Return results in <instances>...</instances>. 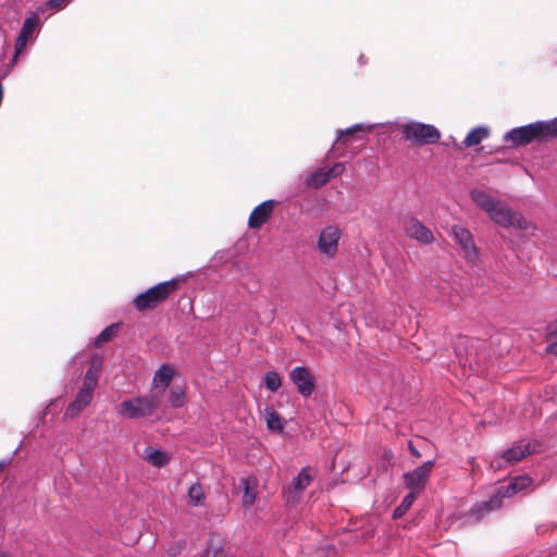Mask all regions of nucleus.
<instances>
[{
    "label": "nucleus",
    "instance_id": "f257e3e1",
    "mask_svg": "<svg viewBox=\"0 0 557 557\" xmlns=\"http://www.w3.org/2000/svg\"><path fill=\"white\" fill-rule=\"evenodd\" d=\"M532 484L528 475H518L507 484L498 486L487 500L475 503L463 516L465 524H474L483 520L491 512L503 507L505 498L527 491Z\"/></svg>",
    "mask_w": 557,
    "mask_h": 557
},
{
    "label": "nucleus",
    "instance_id": "f03ea898",
    "mask_svg": "<svg viewBox=\"0 0 557 557\" xmlns=\"http://www.w3.org/2000/svg\"><path fill=\"white\" fill-rule=\"evenodd\" d=\"M554 138H557V116L513 127L504 134L503 141L511 147H521L533 141L547 143Z\"/></svg>",
    "mask_w": 557,
    "mask_h": 557
},
{
    "label": "nucleus",
    "instance_id": "7ed1b4c3",
    "mask_svg": "<svg viewBox=\"0 0 557 557\" xmlns=\"http://www.w3.org/2000/svg\"><path fill=\"white\" fill-rule=\"evenodd\" d=\"M470 197L473 202L483 210L488 218L498 226L508 228L517 225L520 228L525 227V221L521 219L517 212L508 206L500 203L494 199L487 191L474 189L471 190Z\"/></svg>",
    "mask_w": 557,
    "mask_h": 557
},
{
    "label": "nucleus",
    "instance_id": "20e7f679",
    "mask_svg": "<svg viewBox=\"0 0 557 557\" xmlns=\"http://www.w3.org/2000/svg\"><path fill=\"white\" fill-rule=\"evenodd\" d=\"M160 394L149 393L131 399H124L117 407V413L127 419H141L151 417L160 406Z\"/></svg>",
    "mask_w": 557,
    "mask_h": 557
},
{
    "label": "nucleus",
    "instance_id": "39448f33",
    "mask_svg": "<svg viewBox=\"0 0 557 557\" xmlns=\"http://www.w3.org/2000/svg\"><path fill=\"white\" fill-rule=\"evenodd\" d=\"M178 287V280L172 278L161 282L147 290L138 294L133 299V305L139 311L156 308L168 299Z\"/></svg>",
    "mask_w": 557,
    "mask_h": 557
},
{
    "label": "nucleus",
    "instance_id": "423d86ee",
    "mask_svg": "<svg viewBox=\"0 0 557 557\" xmlns=\"http://www.w3.org/2000/svg\"><path fill=\"white\" fill-rule=\"evenodd\" d=\"M401 134L416 146L432 145L441 139V132L434 125L417 121L403 124Z\"/></svg>",
    "mask_w": 557,
    "mask_h": 557
},
{
    "label": "nucleus",
    "instance_id": "0eeeda50",
    "mask_svg": "<svg viewBox=\"0 0 557 557\" xmlns=\"http://www.w3.org/2000/svg\"><path fill=\"white\" fill-rule=\"evenodd\" d=\"M536 446H537L536 442L524 443L523 441H521V442L515 443L511 447H509L508 449H505L499 455L495 456L491 460L490 467L494 471H499L502 469H505V468L520 461L524 457L535 453Z\"/></svg>",
    "mask_w": 557,
    "mask_h": 557
},
{
    "label": "nucleus",
    "instance_id": "6e6552de",
    "mask_svg": "<svg viewBox=\"0 0 557 557\" xmlns=\"http://www.w3.org/2000/svg\"><path fill=\"white\" fill-rule=\"evenodd\" d=\"M434 465L435 460H428L413 470L404 473L403 481L405 486L409 488L410 492L419 494L425 487Z\"/></svg>",
    "mask_w": 557,
    "mask_h": 557
},
{
    "label": "nucleus",
    "instance_id": "1a4fd4ad",
    "mask_svg": "<svg viewBox=\"0 0 557 557\" xmlns=\"http://www.w3.org/2000/svg\"><path fill=\"white\" fill-rule=\"evenodd\" d=\"M39 29L40 18L37 13L32 14L24 21L15 41L13 55L14 61L23 52L24 48L27 45V41L34 40L35 36L39 33Z\"/></svg>",
    "mask_w": 557,
    "mask_h": 557
},
{
    "label": "nucleus",
    "instance_id": "9d476101",
    "mask_svg": "<svg viewBox=\"0 0 557 557\" xmlns=\"http://www.w3.org/2000/svg\"><path fill=\"white\" fill-rule=\"evenodd\" d=\"M310 468H302L298 474L293 479L292 484L283 488V497L288 504H296L299 502L302 492L312 482V475L310 474Z\"/></svg>",
    "mask_w": 557,
    "mask_h": 557
},
{
    "label": "nucleus",
    "instance_id": "9b49d317",
    "mask_svg": "<svg viewBox=\"0 0 557 557\" xmlns=\"http://www.w3.org/2000/svg\"><path fill=\"white\" fill-rule=\"evenodd\" d=\"M289 379L302 397H309L314 392L315 379L305 366L295 367L289 372Z\"/></svg>",
    "mask_w": 557,
    "mask_h": 557
},
{
    "label": "nucleus",
    "instance_id": "f8f14e48",
    "mask_svg": "<svg viewBox=\"0 0 557 557\" xmlns=\"http://www.w3.org/2000/svg\"><path fill=\"white\" fill-rule=\"evenodd\" d=\"M341 232L335 225L325 226L318 238V248L321 253L334 257L338 248Z\"/></svg>",
    "mask_w": 557,
    "mask_h": 557
},
{
    "label": "nucleus",
    "instance_id": "ddd939ff",
    "mask_svg": "<svg viewBox=\"0 0 557 557\" xmlns=\"http://www.w3.org/2000/svg\"><path fill=\"white\" fill-rule=\"evenodd\" d=\"M404 231L408 237L413 238L421 244H430L434 239L431 230L414 216L405 219Z\"/></svg>",
    "mask_w": 557,
    "mask_h": 557
},
{
    "label": "nucleus",
    "instance_id": "4468645a",
    "mask_svg": "<svg viewBox=\"0 0 557 557\" xmlns=\"http://www.w3.org/2000/svg\"><path fill=\"white\" fill-rule=\"evenodd\" d=\"M451 233L455 240L463 251L465 257L469 261L473 262L478 258V250L470 231L466 227L455 225L453 226Z\"/></svg>",
    "mask_w": 557,
    "mask_h": 557
},
{
    "label": "nucleus",
    "instance_id": "2eb2a0df",
    "mask_svg": "<svg viewBox=\"0 0 557 557\" xmlns=\"http://www.w3.org/2000/svg\"><path fill=\"white\" fill-rule=\"evenodd\" d=\"M174 374L175 371L172 366L169 363H162L153 374L152 388L150 393L153 395L160 394V399H162L166 388L170 387Z\"/></svg>",
    "mask_w": 557,
    "mask_h": 557
},
{
    "label": "nucleus",
    "instance_id": "dca6fc26",
    "mask_svg": "<svg viewBox=\"0 0 557 557\" xmlns=\"http://www.w3.org/2000/svg\"><path fill=\"white\" fill-rule=\"evenodd\" d=\"M275 200H265L258 205L249 215L248 226L252 230L260 228L273 211Z\"/></svg>",
    "mask_w": 557,
    "mask_h": 557
},
{
    "label": "nucleus",
    "instance_id": "f3484780",
    "mask_svg": "<svg viewBox=\"0 0 557 557\" xmlns=\"http://www.w3.org/2000/svg\"><path fill=\"white\" fill-rule=\"evenodd\" d=\"M92 396L94 393L81 387L73 401L66 407L65 417L71 419L77 417L90 404Z\"/></svg>",
    "mask_w": 557,
    "mask_h": 557
},
{
    "label": "nucleus",
    "instance_id": "a211bd4d",
    "mask_svg": "<svg viewBox=\"0 0 557 557\" xmlns=\"http://www.w3.org/2000/svg\"><path fill=\"white\" fill-rule=\"evenodd\" d=\"M100 372L101 362L99 360L94 359L85 373L82 388L90 393H94L98 384Z\"/></svg>",
    "mask_w": 557,
    "mask_h": 557
},
{
    "label": "nucleus",
    "instance_id": "6ab92c4d",
    "mask_svg": "<svg viewBox=\"0 0 557 557\" xmlns=\"http://www.w3.org/2000/svg\"><path fill=\"white\" fill-rule=\"evenodd\" d=\"M240 485L243 486V505L246 507H250L253 505L257 492H256V485L257 480L255 476H247V478H240L239 480Z\"/></svg>",
    "mask_w": 557,
    "mask_h": 557
},
{
    "label": "nucleus",
    "instance_id": "aec40b11",
    "mask_svg": "<svg viewBox=\"0 0 557 557\" xmlns=\"http://www.w3.org/2000/svg\"><path fill=\"white\" fill-rule=\"evenodd\" d=\"M490 136V128L487 126H478L472 128L463 139L465 147H472L481 144Z\"/></svg>",
    "mask_w": 557,
    "mask_h": 557
},
{
    "label": "nucleus",
    "instance_id": "412c9836",
    "mask_svg": "<svg viewBox=\"0 0 557 557\" xmlns=\"http://www.w3.org/2000/svg\"><path fill=\"white\" fill-rule=\"evenodd\" d=\"M144 453L145 459L153 467L161 468L170 461V457L160 449L147 447Z\"/></svg>",
    "mask_w": 557,
    "mask_h": 557
},
{
    "label": "nucleus",
    "instance_id": "4be33fe9",
    "mask_svg": "<svg viewBox=\"0 0 557 557\" xmlns=\"http://www.w3.org/2000/svg\"><path fill=\"white\" fill-rule=\"evenodd\" d=\"M168 401L172 408H182L186 404L185 387L182 385H172L168 394Z\"/></svg>",
    "mask_w": 557,
    "mask_h": 557
},
{
    "label": "nucleus",
    "instance_id": "5701e85b",
    "mask_svg": "<svg viewBox=\"0 0 557 557\" xmlns=\"http://www.w3.org/2000/svg\"><path fill=\"white\" fill-rule=\"evenodd\" d=\"M330 180V176L326 174L325 169H318L311 172L307 178L306 183L310 187L320 188L325 185Z\"/></svg>",
    "mask_w": 557,
    "mask_h": 557
},
{
    "label": "nucleus",
    "instance_id": "b1692460",
    "mask_svg": "<svg viewBox=\"0 0 557 557\" xmlns=\"http://www.w3.org/2000/svg\"><path fill=\"white\" fill-rule=\"evenodd\" d=\"M418 494L416 492H409L401 500V503L394 509L393 511V519H399L401 518L412 506L413 502L416 500Z\"/></svg>",
    "mask_w": 557,
    "mask_h": 557
},
{
    "label": "nucleus",
    "instance_id": "393cba45",
    "mask_svg": "<svg viewBox=\"0 0 557 557\" xmlns=\"http://www.w3.org/2000/svg\"><path fill=\"white\" fill-rule=\"evenodd\" d=\"M264 417L267 426L276 432H281L283 430V423L278 416V413L271 407H265Z\"/></svg>",
    "mask_w": 557,
    "mask_h": 557
},
{
    "label": "nucleus",
    "instance_id": "a878e982",
    "mask_svg": "<svg viewBox=\"0 0 557 557\" xmlns=\"http://www.w3.org/2000/svg\"><path fill=\"white\" fill-rule=\"evenodd\" d=\"M376 125L375 124H364V123H357L354 124L345 129L337 131V140H339L344 136L354 135L357 133H369L371 132Z\"/></svg>",
    "mask_w": 557,
    "mask_h": 557
},
{
    "label": "nucleus",
    "instance_id": "bb28decb",
    "mask_svg": "<svg viewBox=\"0 0 557 557\" xmlns=\"http://www.w3.org/2000/svg\"><path fill=\"white\" fill-rule=\"evenodd\" d=\"M117 330V324H111L103 329L95 338H94V346L97 348H100L106 343L110 342L113 336L115 335Z\"/></svg>",
    "mask_w": 557,
    "mask_h": 557
},
{
    "label": "nucleus",
    "instance_id": "cd10ccee",
    "mask_svg": "<svg viewBox=\"0 0 557 557\" xmlns=\"http://www.w3.org/2000/svg\"><path fill=\"white\" fill-rule=\"evenodd\" d=\"M546 351L557 356V319L547 326Z\"/></svg>",
    "mask_w": 557,
    "mask_h": 557
},
{
    "label": "nucleus",
    "instance_id": "c85d7f7f",
    "mask_svg": "<svg viewBox=\"0 0 557 557\" xmlns=\"http://www.w3.org/2000/svg\"><path fill=\"white\" fill-rule=\"evenodd\" d=\"M188 498L191 506H200L205 500V493L199 483L191 484L188 488Z\"/></svg>",
    "mask_w": 557,
    "mask_h": 557
},
{
    "label": "nucleus",
    "instance_id": "c756f323",
    "mask_svg": "<svg viewBox=\"0 0 557 557\" xmlns=\"http://www.w3.org/2000/svg\"><path fill=\"white\" fill-rule=\"evenodd\" d=\"M282 384L281 376L276 371H268L264 374V385L272 393L276 392Z\"/></svg>",
    "mask_w": 557,
    "mask_h": 557
},
{
    "label": "nucleus",
    "instance_id": "7c9ffc66",
    "mask_svg": "<svg viewBox=\"0 0 557 557\" xmlns=\"http://www.w3.org/2000/svg\"><path fill=\"white\" fill-rule=\"evenodd\" d=\"M345 170V164L343 162H336L330 169H326V174L330 176V180L339 176Z\"/></svg>",
    "mask_w": 557,
    "mask_h": 557
},
{
    "label": "nucleus",
    "instance_id": "2f4dec72",
    "mask_svg": "<svg viewBox=\"0 0 557 557\" xmlns=\"http://www.w3.org/2000/svg\"><path fill=\"white\" fill-rule=\"evenodd\" d=\"M69 2V0H47L45 2V7L48 9H58L65 7Z\"/></svg>",
    "mask_w": 557,
    "mask_h": 557
},
{
    "label": "nucleus",
    "instance_id": "473e14b6",
    "mask_svg": "<svg viewBox=\"0 0 557 557\" xmlns=\"http://www.w3.org/2000/svg\"><path fill=\"white\" fill-rule=\"evenodd\" d=\"M219 548H211V547H208L201 555L200 557H215L216 553H218Z\"/></svg>",
    "mask_w": 557,
    "mask_h": 557
},
{
    "label": "nucleus",
    "instance_id": "72a5a7b5",
    "mask_svg": "<svg viewBox=\"0 0 557 557\" xmlns=\"http://www.w3.org/2000/svg\"><path fill=\"white\" fill-rule=\"evenodd\" d=\"M408 447H409V450L412 454V456H414L417 458H419L421 456L420 451L414 447V445L411 442H409Z\"/></svg>",
    "mask_w": 557,
    "mask_h": 557
},
{
    "label": "nucleus",
    "instance_id": "f704fd0d",
    "mask_svg": "<svg viewBox=\"0 0 557 557\" xmlns=\"http://www.w3.org/2000/svg\"><path fill=\"white\" fill-rule=\"evenodd\" d=\"M467 463L471 467V472H474L475 467H476L475 458L474 457L468 458Z\"/></svg>",
    "mask_w": 557,
    "mask_h": 557
},
{
    "label": "nucleus",
    "instance_id": "c9c22d12",
    "mask_svg": "<svg viewBox=\"0 0 557 557\" xmlns=\"http://www.w3.org/2000/svg\"><path fill=\"white\" fill-rule=\"evenodd\" d=\"M0 557H11L9 550L0 547Z\"/></svg>",
    "mask_w": 557,
    "mask_h": 557
},
{
    "label": "nucleus",
    "instance_id": "e433bc0d",
    "mask_svg": "<svg viewBox=\"0 0 557 557\" xmlns=\"http://www.w3.org/2000/svg\"><path fill=\"white\" fill-rule=\"evenodd\" d=\"M359 62H360V63H364V62H366V61L363 60V55H360V58H359Z\"/></svg>",
    "mask_w": 557,
    "mask_h": 557
},
{
    "label": "nucleus",
    "instance_id": "4c0bfd02",
    "mask_svg": "<svg viewBox=\"0 0 557 557\" xmlns=\"http://www.w3.org/2000/svg\"><path fill=\"white\" fill-rule=\"evenodd\" d=\"M175 554H176V553H175V549H172V553H170V556H172V557H173V556H175Z\"/></svg>",
    "mask_w": 557,
    "mask_h": 557
},
{
    "label": "nucleus",
    "instance_id": "58836bf2",
    "mask_svg": "<svg viewBox=\"0 0 557 557\" xmlns=\"http://www.w3.org/2000/svg\"><path fill=\"white\" fill-rule=\"evenodd\" d=\"M175 554H176V553H175V549H172V553H170V556H172V557H173V556H175Z\"/></svg>",
    "mask_w": 557,
    "mask_h": 557
}]
</instances>
